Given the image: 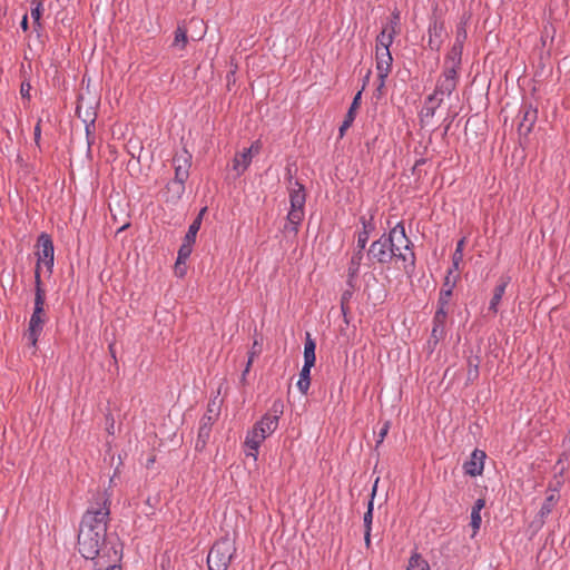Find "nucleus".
I'll list each match as a JSON object with an SVG mask.
<instances>
[{"instance_id":"nucleus-21","label":"nucleus","mask_w":570,"mask_h":570,"mask_svg":"<svg viewBox=\"0 0 570 570\" xmlns=\"http://www.w3.org/2000/svg\"><path fill=\"white\" fill-rule=\"evenodd\" d=\"M484 505H485V501L483 499H478L475 501L474 505L472 507L471 522H470V525L473 529L472 537H474L476 534V532L479 531V529L481 527V522H482L481 511L484 508Z\"/></svg>"},{"instance_id":"nucleus-25","label":"nucleus","mask_w":570,"mask_h":570,"mask_svg":"<svg viewBox=\"0 0 570 570\" xmlns=\"http://www.w3.org/2000/svg\"><path fill=\"white\" fill-rule=\"evenodd\" d=\"M361 222L363 225V229L357 235V248L361 250H364V248L367 244L370 234L374 229V225L372 224L371 220H366L364 217L361 218Z\"/></svg>"},{"instance_id":"nucleus-32","label":"nucleus","mask_w":570,"mask_h":570,"mask_svg":"<svg viewBox=\"0 0 570 570\" xmlns=\"http://www.w3.org/2000/svg\"><path fill=\"white\" fill-rule=\"evenodd\" d=\"M187 41H188L187 31L184 28L178 27L177 30L175 31L173 47L176 49L183 50V49H185Z\"/></svg>"},{"instance_id":"nucleus-13","label":"nucleus","mask_w":570,"mask_h":570,"mask_svg":"<svg viewBox=\"0 0 570 570\" xmlns=\"http://www.w3.org/2000/svg\"><path fill=\"white\" fill-rule=\"evenodd\" d=\"M265 440L266 439L264 438V434H261L254 428L250 431H248L244 442L246 456L252 458L254 461H257L258 450Z\"/></svg>"},{"instance_id":"nucleus-8","label":"nucleus","mask_w":570,"mask_h":570,"mask_svg":"<svg viewBox=\"0 0 570 570\" xmlns=\"http://www.w3.org/2000/svg\"><path fill=\"white\" fill-rule=\"evenodd\" d=\"M452 269H449L448 275L445 276L443 287L440 292L439 297V308L435 314V318L440 320L441 317H445L448 313V306L451 301L453 288L455 287L458 275L452 276Z\"/></svg>"},{"instance_id":"nucleus-14","label":"nucleus","mask_w":570,"mask_h":570,"mask_svg":"<svg viewBox=\"0 0 570 570\" xmlns=\"http://www.w3.org/2000/svg\"><path fill=\"white\" fill-rule=\"evenodd\" d=\"M466 39V30L464 26H459L456 29L455 42L446 57L445 63L460 66L463 43Z\"/></svg>"},{"instance_id":"nucleus-29","label":"nucleus","mask_w":570,"mask_h":570,"mask_svg":"<svg viewBox=\"0 0 570 570\" xmlns=\"http://www.w3.org/2000/svg\"><path fill=\"white\" fill-rule=\"evenodd\" d=\"M464 244H465V238L460 239L456 244V248L452 256V267L450 268V269H452V273L458 272L460 269V264L463 261Z\"/></svg>"},{"instance_id":"nucleus-11","label":"nucleus","mask_w":570,"mask_h":570,"mask_svg":"<svg viewBox=\"0 0 570 570\" xmlns=\"http://www.w3.org/2000/svg\"><path fill=\"white\" fill-rule=\"evenodd\" d=\"M121 560V547L112 546L105 554H102V560L96 561L95 570H121L118 566Z\"/></svg>"},{"instance_id":"nucleus-35","label":"nucleus","mask_w":570,"mask_h":570,"mask_svg":"<svg viewBox=\"0 0 570 570\" xmlns=\"http://www.w3.org/2000/svg\"><path fill=\"white\" fill-rule=\"evenodd\" d=\"M32 8H31V11H30V16L33 20V22L38 26H40V18H41V14H42V3L40 0H32Z\"/></svg>"},{"instance_id":"nucleus-40","label":"nucleus","mask_w":570,"mask_h":570,"mask_svg":"<svg viewBox=\"0 0 570 570\" xmlns=\"http://www.w3.org/2000/svg\"><path fill=\"white\" fill-rule=\"evenodd\" d=\"M210 417L207 419L206 422L203 423V425L199 429V438H208L209 436V422Z\"/></svg>"},{"instance_id":"nucleus-10","label":"nucleus","mask_w":570,"mask_h":570,"mask_svg":"<svg viewBox=\"0 0 570 570\" xmlns=\"http://www.w3.org/2000/svg\"><path fill=\"white\" fill-rule=\"evenodd\" d=\"M456 69L458 66L445 63V70L438 81L435 90L441 96H450L456 86Z\"/></svg>"},{"instance_id":"nucleus-39","label":"nucleus","mask_w":570,"mask_h":570,"mask_svg":"<svg viewBox=\"0 0 570 570\" xmlns=\"http://www.w3.org/2000/svg\"><path fill=\"white\" fill-rule=\"evenodd\" d=\"M389 429H390V422H384L383 426L381 428L380 432H379V439H377V444H381L384 440V438L386 436L387 432H389Z\"/></svg>"},{"instance_id":"nucleus-31","label":"nucleus","mask_w":570,"mask_h":570,"mask_svg":"<svg viewBox=\"0 0 570 570\" xmlns=\"http://www.w3.org/2000/svg\"><path fill=\"white\" fill-rule=\"evenodd\" d=\"M406 570H430V566L419 553H414L410 558Z\"/></svg>"},{"instance_id":"nucleus-3","label":"nucleus","mask_w":570,"mask_h":570,"mask_svg":"<svg viewBox=\"0 0 570 570\" xmlns=\"http://www.w3.org/2000/svg\"><path fill=\"white\" fill-rule=\"evenodd\" d=\"M45 291L41 287V281H38L36 287L35 307L33 313L29 321L28 332L26 338L31 347H36L37 341L43 330L47 322V315L45 312Z\"/></svg>"},{"instance_id":"nucleus-1","label":"nucleus","mask_w":570,"mask_h":570,"mask_svg":"<svg viewBox=\"0 0 570 570\" xmlns=\"http://www.w3.org/2000/svg\"><path fill=\"white\" fill-rule=\"evenodd\" d=\"M109 515V508L107 500L91 504L82 517L79 534H78V550L86 559L94 561L102 560V554L112 546L120 544L107 541V522Z\"/></svg>"},{"instance_id":"nucleus-5","label":"nucleus","mask_w":570,"mask_h":570,"mask_svg":"<svg viewBox=\"0 0 570 570\" xmlns=\"http://www.w3.org/2000/svg\"><path fill=\"white\" fill-rule=\"evenodd\" d=\"M37 268H36V287L38 286V281L40 279V274L45 271L48 274H51L53 262H55V248L53 243L49 235L42 233L38 237L37 242Z\"/></svg>"},{"instance_id":"nucleus-24","label":"nucleus","mask_w":570,"mask_h":570,"mask_svg":"<svg viewBox=\"0 0 570 570\" xmlns=\"http://www.w3.org/2000/svg\"><path fill=\"white\" fill-rule=\"evenodd\" d=\"M395 35L396 33H394L393 31H390L389 28H383V30L376 38L375 51L376 50L382 51V49L390 50V47L393 42Z\"/></svg>"},{"instance_id":"nucleus-26","label":"nucleus","mask_w":570,"mask_h":570,"mask_svg":"<svg viewBox=\"0 0 570 570\" xmlns=\"http://www.w3.org/2000/svg\"><path fill=\"white\" fill-rule=\"evenodd\" d=\"M315 348L316 344L311 335L306 334V340L304 344V365L314 366L315 364Z\"/></svg>"},{"instance_id":"nucleus-41","label":"nucleus","mask_w":570,"mask_h":570,"mask_svg":"<svg viewBox=\"0 0 570 570\" xmlns=\"http://www.w3.org/2000/svg\"><path fill=\"white\" fill-rule=\"evenodd\" d=\"M252 363H253V357H249V358H248V362H247V364H246V367H245V370H244V372H243V375H242V381H243V382L246 380V375H247V373L249 372V368H250V366H252Z\"/></svg>"},{"instance_id":"nucleus-43","label":"nucleus","mask_w":570,"mask_h":570,"mask_svg":"<svg viewBox=\"0 0 570 570\" xmlns=\"http://www.w3.org/2000/svg\"><path fill=\"white\" fill-rule=\"evenodd\" d=\"M29 90H30V86H29V85H27V86L22 85V86H21V90H20V91H21V95H22L23 97L29 96Z\"/></svg>"},{"instance_id":"nucleus-4","label":"nucleus","mask_w":570,"mask_h":570,"mask_svg":"<svg viewBox=\"0 0 570 570\" xmlns=\"http://www.w3.org/2000/svg\"><path fill=\"white\" fill-rule=\"evenodd\" d=\"M306 194L304 187L298 183H291L289 187V204L291 209L287 215V222L291 230L296 233L298 225L302 223L305 212Z\"/></svg>"},{"instance_id":"nucleus-36","label":"nucleus","mask_w":570,"mask_h":570,"mask_svg":"<svg viewBox=\"0 0 570 570\" xmlns=\"http://www.w3.org/2000/svg\"><path fill=\"white\" fill-rule=\"evenodd\" d=\"M444 96H441L439 91H434L432 95H430L426 100L425 105L432 106L433 108L438 109V107L442 104Z\"/></svg>"},{"instance_id":"nucleus-15","label":"nucleus","mask_w":570,"mask_h":570,"mask_svg":"<svg viewBox=\"0 0 570 570\" xmlns=\"http://www.w3.org/2000/svg\"><path fill=\"white\" fill-rule=\"evenodd\" d=\"M485 452L481 450H474L471 453L470 459L464 463L463 469L465 474L470 476L481 475L484 469Z\"/></svg>"},{"instance_id":"nucleus-23","label":"nucleus","mask_w":570,"mask_h":570,"mask_svg":"<svg viewBox=\"0 0 570 570\" xmlns=\"http://www.w3.org/2000/svg\"><path fill=\"white\" fill-rule=\"evenodd\" d=\"M537 119V109L531 106L523 107V118L520 122V129L524 130V132H529L534 125Z\"/></svg>"},{"instance_id":"nucleus-22","label":"nucleus","mask_w":570,"mask_h":570,"mask_svg":"<svg viewBox=\"0 0 570 570\" xmlns=\"http://www.w3.org/2000/svg\"><path fill=\"white\" fill-rule=\"evenodd\" d=\"M510 282L509 277L502 278L500 284H498L494 288L493 297L490 301L489 309L493 313H497L498 306L502 299V296L505 293V288Z\"/></svg>"},{"instance_id":"nucleus-17","label":"nucleus","mask_w":570,"mask_h":570,"mask_svg":"<svg viewBox=\"0 0 570 570\" xmlns=\"http://www.w3.org/2000/svg\"><path fill=\"white\" fill-rule=\"evenodd\" d=\"M561 483L562 481L558 479L554 484L550 485L552 492L547 497L546 501L543 502L539 511L540 524H543L544 519L551 513L553 507L556 505L559 498L557 492Z\"/></svg>"},{"instance_id":"nucleus-42","label":"nucleus","mask_w":570,"mask_h":570,"mask_svg":"<svg viewBox=\"0 0 570 570\" xmlns=\"http://www.w3.org/2000/svg\"><path fill=\"white\" fill-rule=\"evenodd\" d=\"M21 28L23 31L28 30V16L24 14L21 20Z\"/></svg>"},{"instance_id":"nucleus-20","label":"nucleus","mask_w":570,"mask_h":570,"mask_svg":"<svg viewBox=\"0 0 570 570\" xmlns=\"http://www.w3.org/2000/svg\"><path fill=\"white\" fill-rule=\"evenodd\" d=\"M361 96H362L361 91H358L355 95V97H354V99L352 101V105H351V107H350V109H348V111H347V114L345 116V119H344L343 124L340 127V135L341 136H343L345 130H347L352 126V124H353V121L355 119V116H356V110H357V108L360 107V104H361Z\"/></svg>"},{"instance_id":"nucleus-46","label":"nucleus","mask_w":570,"mask_h":570,"mask_svg":"<svg viewBox=\"0 0 570 570\" xmlns=\"http://www.w3.org/2000/svg\"><path fill=\"white\" fill-rule=\"evenodd\" d=\"M175 271L180 276H183L185 274V267L183 265H179L178 271L176 268H175Z\"/></svg>"},{"instance_id":"nucleus-30","label":"nucleus","mask_w":570,"mask_h":570,"mask_svg":"<svg viewBox=\"0 0 570 570\" xmlns=\"http://www.w3.org/2000/svg\"><path fill=\"white\" fill-rule=\"evenodd\" d=\"M362 259H363V250L357 248V252H355L353 254L351 262H350V266H348L350 278H354L358 274Z\"/></svg>"},{"instance_id":"nucleus-7","label":"nucleus","mask_w":570,"mask_h":570,"mask_svg":"<svg viewBox=\"0 0 570 570\" xmlns=\"http://www.w3.org/2000/svg\"><path fill=\"white\" fill-rule=\"evenodd\" d=\"M261 149V141L256 140L248 148H245L235 155L232 168L235 171L236 177L242 176L247 170L253 158L259 154Z\"/></svg>"},{"instance_id":"nucleus-28","label":"nucleus","mask_w":570,"mask_h":570,"mask_svg":"<svg viewBox=\"0 0 570 570\" xmlns=\"http://www.w3.org/2000/svg\"><path fill=\"white\" fill-rule=\"evenodd\" d=\"M313 366L303 365L299 372V379L296 383L297 389L302 392V394H307L309 385H311V370Z\"/></svg>"},{"instance_id":"nucleus-19","label":"nucleus","mask_w":570,"mask_h":570,"mask_svg":"<svg viewBox=\"0 0 570 570\" xmlns=\"http://www.w3.org/2000/svg\"><path fill=\"white\" fill-rule=\"evenodd\" d=\"M185 183L183 180L173 179L168 183L166 188V198L168 202H178L185 193Z\"/></svg>"},{"instance_id":"nucleus-6","label":"nucleus","mask_w":570,"mask_h":570,"mask_svg":"<svg viewBox=\"0 0 570 570\" xmlns=\"http://www.w3.org/2000/svg\"><path fill=\"white\" fill-rule=\"evenodd\" d=\"M235 548L228 539L216 542L207 557L209 570H227Z\"/></svg>"},{"instance_id":"nucleus-34","label":"nucleus","mask_w":570,"mask_h":570,"mask_svg":"<svg viewBox=\"0 0 570 570\" xmlns=\"http://www.w3.org/2000/svg\"><path fill=\"white\" fill-rule=\"evenodd\" d=\"M375 491H376V484L373 488L372 499L370 500V502L367 504V511L364 513V518H363L365 530L372 529L371 527H372V521H373V497L375 494Z\"/></svg>"},{"instance_id":"nucleus-37","label":"nucleus","mask_w":570,"mask_h":570,"mask_svg":"<svg viewBox=\"0 0 570 570\" xmlns=\"http://www.w3.org/2000/svg\"><path fill=\"white\" fill-rule=\"evenodd\" d=\"M400 26V12H393L391 21L384 27L389 28L390 31H393L394 33H397Z\"/></svg>"},{"instance_id":"nucleus-9","label":"nucleus","mask_w":570,"mask_h":570,"mask_svg":"<svg viewBox=\"0 0 570 570\" xmlns=\"http://www.w3.org/2000/svg\"><path fill=\"white\" fill-rule=\"evenodd\" d=\"M375 59H376V71H377V78H379V83H377L376 90L381 94L382 89L385 86V79L387 78V76L391 71L393 58H392L390 50L382 49V51H377V50L375 51Z\"/></svg>"},{"instance_id":"nucleus-16","label":"nucleus","mask_w":570,"mask_h":570,"mask_svg":"<svg viewBox=\"0 0 570 570\" xmlns=\"http://www.w3.org/2000/svg\"><path fill=\"white\" fill-rule=\"evenodd\" d=\"M444 37V27L438 21L433 20L429 26V47L431 50H440Z\"/></svg>"},{"instance_id":"nucleus-12","label":"nucleus","mask_w":570,"mask_h":570,"mask_svg":"<svg viewBox=\"0 0 570 570\" xmlns=\"http://www.w3.org/2000/svg\"><path fill=\"white\" fill-rule=\"evenodd\" d=\"M173 166L175 169L174 179L186 181L189 177L191 155L185 149L177 153L173 159Z\"/></svg>"},{"instance_id":"nucleus-44","label":"nucleus","mask_w":570,"mask_h":570,"mask_svg":"<svg viewBox=\"0 0 570 570\" xmlns=\"http://www.w3.org/2000/svg\"><path fill=\"white\" fill-rule=\"evenodd\" d=\"M40 135H41V129H40V126L39 124L36 126L35 128V140L38 142V140L40 139Z\"/></svg>"},{"instance_id":"nucleus-27","label":"nucleus","mask_w":570,"mask_h":570,"mask_svg":"<svg viewBox=\"0 0 570 570\" xmlns=\"http://www.w3.org/2000/svg\"><path fill=\"white\" fill-rule=\"evenodd\" d=\"M206 208H203L200 210V213L198 214V216L194 219V222L190 224L189 228H188V232L184 238V242L185 243H188V244H191L194 245L195 240H196V235L200 228V225H202V220H203V215L205 213Z\"/></svg>"},{"instance_id":"nucleus-38","label":"nucleus","mask_w":570,"mask_h":570,"mask_svg":"<svg viewBox=\"0 0 570 570\" xmlns=\"http://www.w3.org/2000/svg\"><path fill=\"white\" fill-rule=\"evenodd\" d=\"M435 108H433L432 106H429V105H425L423 106L422 110H421V120L422 121H428L429 119H431L434 114H435Z\"/></svg>"},{"instance_id":"nucleus-47","label":"nucleus","mask_w":570,"mask_h":570,"mask_svg":"<svg viewBox=\"0 0 570 570\" xmlns=\"http://www.w3.org/2000/svg\"><path fill=\"white\" fill-rule=\"evenodd\" d=\"M256 354H257V351H255V350H254V351H252V352H250L249 357H253V358H254Z\"/></svg>"},{"instance_id":"nucleus-18","label":"nucleus","mask_w":570,"mask_h":570,"mask_svg":"<svg viewBox=\"0 0 570 570\" xmlns=\"http://www.w3.org/2000/svg\"><path fill=\"white\" fill-rule=\"evenodd\" d=\"M278 426V415L277 414H265L255 425L254 429L257 430L261 434H264L266 439L269 436Z\"/></svg>"},{"instance_id":"nucleus-45","label":"nucleus","mask_w":570,"mask_h":570,"mask_svg":"<svg viewBox=\"0 0 570 570\" xmlns=\"http://www.w3.org/2000/svg\"><path fill=\"white\" fill-rule=\"evenodd\" d=\"M364 540H365L366 546L368 547L370 542H371V530H365Z\"/></svg>"},{"instance_id":"nucleus-33","label":"nucleus","mask_w":570,"mask_h":570,"mask_svg":"<svg viewBox=\"0 0 570 570\" xmlns=\"http://www.w3.org/2000/svg\"><path fill=\"white\" fill-rule=\"evenodd\" d=\"M193 250V245L188 243H183L178 250L177 262H176V269L178 271L179 265H184L186 259L190 256Z\"/></svg>"},{"instance_id":"nucleus-2","label":"nucleus","mask_w":570,"mask_h":570,"mask_svg":"<svg viewBox=\"0 0 570 570\" xmlns=\"http://www.w3.org/2000/svg\"><path fill=\"white\" fill-rule=\"evenodd\" d=\"M368 258L381 264L390 263L392 258L403 262V268L411 273L415 264V255L411 248V240L405 234L402 224H396L387 235H382L368 248Z\"/></svg>"}]
</instances>
